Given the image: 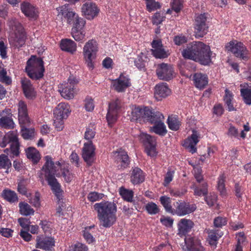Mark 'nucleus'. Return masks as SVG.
<instances>
[{
	"label": "nucleus",
	"mask_w": 251,
	"mask_h": 251,
	"mask_svg": "<svg viewBox=\"0 0 251 251\" xmlns=\"http://www.w3.org/2000/svg\"><path fill=\"white\" fill-rule=\"evenodd\" d=\"M25 35L24 31L15 32L9 38L10 44L13 47L19 48L25 44Z\"/></svg>",
	"instance_id": "nucleus-18"
},
{
	"label": "nucleus",
	"mask_w": 251,
	"mask_h": 251,
	"mask_svg": "<svg viewBox=\"0 0 251 251\" xmlns=\"http://www.w3.org/2000/svg\"><path fill=\"white\" fill-rule=\"evenodd\" d=\"M85 107L86 110L88 111H91L94 109V104L93 103V100L92 99H86Z\"/></svg>",
	"instance_id": "nucleus-64"
},
{
	"label": "nucleus",
	"mask_w": 251,
	"mask_h": 251,
	"mask_svg": "<svg viewBox=\"0 0 251 251\" xmlns=\"http://www.w3.org/2000/svg\"><path fill=\"white\" fill-rule=\"evenodd\" d=\"M130 180L133 184H138L143 182L145 180L143 171L138 167L133 169L131 174Z\"/></svg>",
	"instance_id": "nucleus-28"
},
{
	"label": "nucleus",
	"mask_w": 251,
	"mask_h": 251,
	"mask_svg": "<svg viewBox=\"0 0 251 251\" xmlns=\"http://www.w3.org/2000/svg\"><path fill=\"white\" fill-rule=\"evenodd\" d=\"M140 140L145 145L147 154L151 157L155 156L157 154L155 138L146 133H142L140 135Z\"/></svg>",
	"instance_id": "nucleus-9"
},
{
	"label": "nucleus",
	"mask_w": 251,
	"mask_h": 251,
	"mask_svg": "<svg viewBox=\"0 0 251 251\" xmlns=\"http://www.w3.org/2000/svg\"><path fill=\"white\" fill-rule=\"evenodd\" d=\"M221 233L218 230H212L208 232V241L211 246H216L218 239L222 236Z\"/></svg>",
	"instance_id": "nucleus-36"
},
{
	"label": "nucleus",
	"mask_w": 251,
	"mask_h": 251,
	"mask_svg": "<svg viewBox=\"0 0 251 251\" xmlns=\"http://www.w3.org/2000/svg\"><path fill=\"white\" fill-rule=\"evenodd\" d=\"M25 70L29 77L32 79L42 78L45 71L43 60L35 56H31L26 62Z\"/></svg>",
	"instance_id": "nucleus-4"
},
{
	"label": "nucleus",
	"mask_w": 251,
	"mask_h": 251,
	"mask_svg": "<svg viewBox=\"0 0 251 251\" xmlns=\"http://www.w3.org/2000/svg\"><path fill=\"white\" fill-rule=\"evenodd\" d=\"M21 9L25 16L29 19L36 20L38 17L37 9L28 2H23L21 5Z\"/></svg>",
	"instance_id": "nucleus-19"
},
{
	"label": "nucleus",
	"mask_w": 251,
	"mask_h": 251,
	"mask_svg": "<svg viewBox=\"0 0 251 251\" xmlns=\"http://www.w3.org/2000/svg\"><path fill=\"white\" fill-rule=\"evenodd\" d=\"M216 200L217 196L214 194H210V195L205 197V201L207 204L210 206H212L214 204L215 202L216 201Z\"/></svg>",
	"instance_id": "nucleus-60"
},
{
	"label": "nucleus",
	"mask_w": 251,
	"mask_h": 251,
	"mask_svg": "<svg viewBox=\"0 0 251 251\" xmlns=\"http://www.w3.org/2000/svg\"><path fill=\"white\" fill-rule=\"evenodd\" d=\"M22 128L21 130L22 135L25 139H30L34 136V129L33 128H27L25 126L28 125H21Z\"/></svg>",
	"instance_id": "nucleus-40"
},
{
	"label": "nucleus",
	"mask_w": 251,
	"mask_h": 251,
	"mask_svg": "<svg viewBox=\"0 0 251 251\" xmlns=\"http://www.w3.org/2000/svg\"><path fill=\"white\" fill-rule=\"evenodd\" d=\"M85 24V21H80L79 23H77V25L73 26L71 34L75 41H80L84 39L85 31L84 27Z\"/></svg>",
	"instance_id": "nucleus-16"
},
{
	"label": "nucleus",
	"mask_w": 251,
	"mask_h": 251,
	"mask_svg": "<svg viewBox=\"0 0 251 251\" xmlns=\"http://www.w3.org/2000/svg\"><path fill=\"white\" fill-rule=\"evenodd\" d=\"M0 81L7 85L12 83L11 78L7 75V72L4 68H2L0 71Z\"/></svg>",
	"instance_id": "nucleus-49"
},
{
	"label": "nucleus",
	"mask_w": 251,
	"mask_h": 251,
	"mask_svg": "<svg viewBox=\"0 0 251 251\" xmlns=\"http://www.w3.org/2000/svg\"><path fill=\"white\" fill-rule=\"evenodd\" d=\"M160 201L166 211L168 212L173 213V209L171 205L170 198L166 196H162L160 198Z\"/></svg>",
	"instance_id": "nucleus-44"
},
{
	"label": "nucleus",
	"mask_w": 251,
	"mask_h": 251,
	"mask_svg": "<svg viewBox=\"0 0 251 251\" xmlns=\"http://www.w3.org/2000/svg\"><path fill=\"white\" fill-rule=\"evenodd\" d=\"M27 157L34 163H37L40 159L39 152L34 147H28L25 150Z\"/></svg>",
	"instance_id": "nucleus-33"
},
{
	"label": "nucleus",
	"mask_w": 251,
	"mask_h": 251,
	"mask_svg": "<svg viewBox=\"0 0 251 251\" xmlns=\"http://www.w3.org/2000/svg\"><path fill=\"white\" fill-rule=\"evenodd\" d=\"M199 136L197 131L193 130L190 138H188V141L186 143L188 144L187 148L192 153H194L197 151L196 145L199 142Z\"/></svg>",
	"instance_id": "nucleus-32"
},
{
	"label": "nucleus",
	"mask_w": 251,
	"mask_h": 251,
	"mask_svg": "<svg viewBox=\"0 0 251 251\" xmlns=\"http://www.w3.org/2000/svg\"><path fill=\"white\" fill-rule=\"evenodd\" d=\"M120 194L122 198L128 202H131L133 197V192L132 190H128L123 187H121Z\"/></svg>",
	"instance_id": "nucleus-43"
},
{
	"label": "nucleus",
	"mask_w": 251,
	"mask_h": 251,
	"mask_svg": "<svg viewBox=\"0 0 251 251\" xmlns=\"http://www.w3.org/2000/svg\"><path fill=\"white\" fill-rule=\"evenodd\" d=\"M58 12V17H63L67 23L70 25H75L80 21H85L75 14V11L69 7V4H65L57 8Z\"/></svg>",
	"instance_id": "nucleus-6"
},
{
	"label": "nucleus",
	"mask_w": 251,
	"mask_h": 251,
	"mask_svg": "<svg viewBox=\"0 0 251 251\" xmlns=\"http://www.w3.org/2000/svg\"><path fill=\"white\" fill-rule=\"evenodd\" d=\"M154 97L157 100H161L171 94V90L166 83L157 84L154 88Z\"/></svg>",
	"instance_id": "nucleus-17"
},
{
	"label": "nucleus",
	"mask_w": 251,
	"mask_h": 251,
	"mask_svg": "<svg viewBox=\"0 0 251 251\" xmlns=\"http://www.w3.org/2000/svg\"><path fill=\"white\" fill-rule=\"evenodd\" d=\"M18 117L21 125H29L30 121L27 114L26 105L22 100L18 103Z\"/></svg>",
	"instance_id": "nucleus-20"
},
{
	"label": "nucleus",
	"mask_w": 251,
	"mask_h": 251,
	"mask_svg": "<svg viewBox=\"0 0 251 251\" xmlns=\"http://www.w3.org/2000/svg\"><path fill=\"white\" fill-rule=\"evenodd\" d=\"M95 149L92 141L84 144L82 151V157L89 166H91L94 161Z\"/></svg>",
	"instance_id": "nucleus-13"
},
{
	"label": "nucleus",
	"mask_w": 251,
	"mask_h": 251,
	"mask_svg": "<svg viewBox=\"0 0 251 251\" xmlns=\"http://www.w3.org/2000/svg\"><path fill=\"white\" fill-rule=\"evenodd\" d=\"M115 154L117 153L118 158L121 160V164L118 166L119 169H124L126 168L129 164V157L126 151L120 149L113 152Z\"/></svg>",
	"instance_id": "nucleus-31"
},
{
	"label": "nucleus",
	"mask_w": 251,
	"mask_h": 251,
	"mask_svg": "<svg viewBox=\"0 0 251 251\" xmlns=\"http://www.w3.org/2000/svg\"><path fill=\"white\" fill-rule=\"evenodd\" d=\"M94 226L86 227L84 230H83L82 231L84 238L89 244L92 243L95 241V238L93 237L92 234L90 231L91 229Z\"/></svg>",
	"instance_id": "nucleus-42"
},
{
	"label": "nucleus",
	"mask_w": 251,
	"mask_h": 251,
	"mask_svg": "<svg viewBox=\"0 0 251 251\" xmlns=\"http://www.w3.org/2000/svg\"><path fill=\"white\" fill-rule=\"evenodd\" d=\"M143 109L139 107H135L133 108L131 112V121H137L143 118Z\"/></svg>",
	"instance_id": "nucleus-41"
},
{
	"label": "nucleus",
	"mask_w": 251,
	"mask_h": 251,
	"mask_svg": "<svg viewBox=\"0 0 251 251\" xmlns=\"http://www.w3.org/2000/svg\"><path fill=\"white\" fill-rule=\"evenodd\" d=\"M94 208L97 212V217L101 226L110 227L116 222L117 206L113 202L104 201L96 203Z\"/></svg>",
	"instance_id": "nucleus-3"
},
{
	"label": "nucleus",
	"mask_w": 251,
	"mask_h": 251,
	"mask_svg": "<svg viewBox=\"0 0 251 251\" xmlns=\"http://www.w3.org/2000/svg\"><path fill=\"white\" fill-rule=\"evenodd\" d=\"M167 123L169 128L174 131L178 130L181 125L180 122L175 117L169 116Z\"/></svg>",
	"instance_id": "nucleus-39"
},
{
	"label": "nucleus",
	"mask_w": 251,
	"mask_h": 251,
	"mask_svg": "<svg viewBox=\"0 0 251 251\" xmlns=\"http://www.w3.org/2000/svg\"><path fill=\"white\" fill-rule=\"evenodd\" d=\"M226 48L228 51L232 52L236 57L244 60L247 59L246 48L241 42L230 41L226 45Z\"/></svg>",
	"instance_id": "nucleus-10"
},
{
	"label": "nucleus",
	"mask_w": 251,
	"mask_h": 251,
	"mask_svg": "<svg viewBox=\"0 0 251 251\" xmlns=\"http://www.w3.org/2000/svg\"><path fill=\"white\" fill-rule=\"evenodd\" d=\"M129 79L122 75L117 79L112 80V85L114 89L118 92H123L129 86Z\"/></svg>",
	"instance_id": "nucleus-21"
},
{
	"label": "nucleus",
	"mask_w": 251,
	"mask_h": 251,
	"mask_svg": "<svg viewBox=\"0 0 251 251\" xmlns=\"http://www.w3.org/2000/svg\"><path fill=\"white\" fill-rule=\"evenodd\" d=\"M22 86L24 94L26 98L32 99L35 97L34 89L30 81L27 78H24L21 81Z\"/></svg>",
	"instance_id": "nucleus-26"
},
{
	"label": "nucleus",
	"mask_w": 251,
	"mask_h": 251,
	"mask_svg": "<svg viewBox=\"0 0 251 251\" xmlns=\"http://www.w3.org/2000/svg\"><path fill=\"white\" fill-rule=\"evenodd\" d=\"M1 197L10 202H14L18 200L16 193L10 189L3 190L1 193Z\"/></svg>",
	"instance_id": "nucleus-34"
},
{
	"label": "nucleus",
	"mask_w": 251,
	"mask_h": 251,
	"mask_svg": "<svg viewBox=\"0 0 251 251\" xmlns=\"http://www.w3.org/2000/svg\"><path fill=\"white\" fill-rule=\"evenodd\" d=\"M211 54L210 47L201 42H195L189 44L182 51L184 58L199 62L204 65L211 63Z\"/></svg>",
	"instance_id": "nucleus-2"
},
{
	"label": "nucleus",
	"mask_w": 251,
	"mask_h": 251,
	"mask_svg": "<svg viewBox=\"0 0 251 251\" xmlns=\"http://www.w3.org/2000/svg\"><path fill=\"white\" fill-rule=\"evenodd\" d=\"M163 115L158 111H154L151 119H148V121L151 124H156L162 121L164 119Z\"/></svg>",
	"instance_id": "nucleus-48"
},
{
	"label": "nucleus",
	"mask_w": 251,
	"mask_h": 251,
	"mask_svg": "<svg viewBox=\"0 0 251 251\" xmlns=\"http://www.w3.org/2000/svg\"><path fill=\"white\" fill-rule=\"evenodd\" d=\"M18 191L22 195H25L27 193V189L24 180L21 181L18 185Z\"/></svg>",
	"instance_id": "nucleus-63"
},
{
	"label": "nucleus",
	"mask_w": 251,
	"mask_h": 251,
	"mask_svg": "<svg viewBox=\"0 0 251 251\" xmlns=\"http://www.w3.org/2000/svg\"><path fill=\"white\" fill-rule=\"evenodd\" d=\"M171 3L172 9L176 13L180 12L183 7L182 1L181 0H172Z\"/></svg>",
	"instance_id": "nucleus-57"
},
{
	"label": "nucleus",
	"mask_w": 251,
	"mask_h": 251,
	"mask_svg": "<svg viewBox=\"0 0 251 251\" xmlns=\"http://www.w3.org/2000/svg\"><path fill=\"white\" fill-rule=\"evenodd\" d=\"M152 54L156 57L158 58H164L168 56L166 52L163 48L151 50Z\"/></svg>",
	"instance_id": "nucleus-53"
},
{
	"label": "nucleus",
	"mask_w": 251,
	"mask_h": 251,
	"mask_svg": "<svg viewBox=\"0 0 251 251\" xmlns=\"http://www.w3.org/2000/svg\"><path fill=\"white\" fill-rule=\"evenodd\" d=\"M0 126L12 129L14 127V123L11 117L2 116L1 114L0 113Z\"/></svg>",
	"instance_id": "nucleus-35"
},
{
	"label": "nucleus",
	"mask_w": 251,
	"mask_h": 251,
	"mask_svg": "<svg viewBox=\"0 0 251 251\" xmlns=\"http://www.w3.org/2000/svg\"><path fill=\"white\" fill-rule=\"evenodd\" d=\"M2 142L0 144L2 147H5L7 143L10 144L9 148L4 150V152L10 158L17 157L20 155V143L17 135L14 132L4 136Z\"/></svg>",
	"instance_id": "nucleus-5"
},
{
	"label": "nucleus",
	"mask_w": 251,
	"mask_h": 251,
	"mask_svg": "<svg viewBox=\"0 0 251 251\" xmlns=\"http://www.w3.org/2000/svg\"><path fill=\"white\" fill-rule=\"evenodd\" d=\"M18 222L20 225L27 231L29 230L30 224L31 222L29 219L25 218H20L18 219Z\"/></svg>",
	"instance_id": "nucleus-56"
},
{
	"label": "nucleus",
	"mask_w": 251,
	"mask_h": 251,
	"mask_svg": "<svg viewBox=\"0 0 251 251\" xmlns=\"http://www.w3.org/2000/svg\"><path fill=\"white\" fill-rule=\"evenodd\" d=\"M146 1L147 9L150 12L159 8V3L155 2L154 0H145Z\"/></svg>",
	"instance_id": "nucleus-51"
},
{
	"label": "nucleus",
	"mask_w": 251,
	"mask_h": 251,
	"mask_svg": "<svg viewBox=\"0 0 251 251\" xmlns=\"http://www.w3.org/2000/svg\"><path fill=\"white\" fill-rule=\"evenodd\" d=\"M151 130L160 135H163L167 132L165 125L162 121L155 124L154 126L151 129Z\"/></svg>",
	"instance_id": "nucleus-37"
},
{
	"label": "nucleus",
	"mask_w": 251,
	"mask_h": 251,
	"mask_svg": "<svg viewBox=\"0 0 251 251\" xmlns=\"http://www.w3.org/2000/svg\"><path fill=\"white\" fill-rule=\"evenodd\" d=\"M20 212L21 214L25 216L33 215L34 210L27 203L21 202L19 203Z\"/></svg>",
	"instance_id": "nucleus-38"
},
{
	"label": "nucleus",
	"mask_w": 251,
	"mask_h": 251,
	"mask_svg": "<svg viewBox=\"0 0 251 251\" xmlns=\"http://www.w3.org/2000/svg\"><path fill=\"white\" fill-rule=\"evenodd\" d=\"M225 178L226 177L224 175H221L219 177L218 182V189L222 195H224L226 192L225 185Z\"/></svg>",
	"instance_id": "nucleus-54"
},
{
	"label": "nucleus",
	"mask_w": 251,
	"mask_h": 251,
	"mask_svg": "<svg viewBox=\"0 0 251 251\" xmlns=\"http://www.w3.org/2000/svg\"><path fill=\"white\" fill-rule=\"evenodd\" d=\"M207 14H201L196 16L194 24L195 33L196 37H203L208 31L207 25Z\"/></svg>",
	"instance_id": "nucleus-8"
},
{
	"label": "nucleus",
	"mask_w": 251,
	"mask_h": 251,
	"mask_svg": "<svg viewBox=\"0 0 251 251\" xmlns=\"http://www.w3.org/2000/svg\"><path fill=\"white\" fill-rule=\"evenodd\" d=\"M164 17L161 15L160 13L156 12L152 17V22L153 25H158L164 20Z\"/></svg>",
	"instance_id": "nucleus-61"
},
{
	"label": "nucleus",
	"mask_w": 251,
	"mask_h": 251,
	"mask_svg": "<svg viewBox=\"0 0 251 251\" xmlns=\"http://www.w3.org/2000/svg\"><path fill=\"white\" fill-rule=\"evenodd\" d=\"M8 24L9 26L15 32L23 31L22 25L15 18H12L9 20Z\"/></svg>",
	"instance_id": "nucleus-45"
},
{
	"label": "nucleus",
	"mask_w": 251,
	"mask_h": 251,
	"mask_svg": "<svg viewBox=\"0 0 251 251\" xmlns=\"http://www.w3.org/2000/svg\"><path fill=\"white\" fill-rule=\"evenodd\" d=\"M194 225V223L190 220L181 219L178 224V233L180 236H185L190 232Z\"/></svg>",
	"instance_id": "nucleus-23"
},
{
	"label": "nucleus",
	"mask_w": 251,
	"mask_h": 251,
	"mask_svg": "<svg viewBox=\"0 0 251 251\" xmlns=\"http://www.w3.org/2000/svg\"><path fill=\"white\" fill-rule=\"evenodd\" d=\"M30 202L35 207L40 206V194L38 192H36L34 198L30 199Z\"/></svg>",
	"instance_id": "nucleus-62"
},
{
	"label": "nucleus",
	"mask_w": 251,
	"mask_h": 251,
	"mask_svg": "<svg viewBox=\"0 0 251 251\" xmlns=\"http://www.w3.org/2000/svg\"><path fill=\"white\" fill-rule=\"evenodd\" d=\"M196 87L200 89L204 88L208 84L206 75L201 73H196L193 76Z\"/></svg>",
	"instance_id": "nucleus-29"
},
{
	"label": "nucleus",
	"mask_w": 251,
	"mask_h": 251,
	"mask_svg": "<svg viewBox=\"0 0 251 251\" xmlns=\"http://www.w3.org/2000/svg\"><path fill=\"white\" fill-rule=\"evenodd\" d=\"M146 209L149 214L151 215L156 214L159 212L157 205L152 202H149L146 204Z\"/></svg>",
	"instance_id": "nucleus-50"
},
{
	"label": "nucleus",
	"mask_w": 251,
	"mask_h": 251,
	"mask_svg": "<svg viewBox=\"0 0 251 251\" xmlns=\"http://www.w3.org/2000/svg\"><path fill=\"white\" fill-rule=\"evenodd\" d=\"M81 12L87 19L91 20L97 16L99 9L96 3L87 1L82 6Z\"/></svg>",
	"instance_id": "nucleus-14"
},
{
	"label": "nucleus",
	"mask_w": 251,
	"mask_h": 251,
	"mask_svg": "<svg viewBox=\"0 0 251 251\" xmlns=\"http://www.w3.org/2000/svg\"><path fill=\"white\" fill-rule=\"evenodd\" d=\"M75 90L73 86H69L68 83H64L59 85L58 91L64 99L71 100L74 97Z\"/></svg>",
	"instance_id": "nucleus-24"
},
{
	"label": "nucleus",
	"mask_w": 251,
	"mask_h": 251,
	"mask_svg": "<svg viewBox=\"0 0 251 251\" xmlns=\"http://www.w3.org/2000/svg\"><path fill=\"white\" fill-rule=\"evenodd\" d=\"M184 240L188 251H204V248L201 246L199 240L193 237H185Z\"/></svg>",
	"instance_id": "nucleus-25"
},
{
	"label": "nucleus",
	"mask_w": 251,
	"mask_h": 251,
	"mask_svg": "<svg viewBox=\"0 0 251 251\" xmlns=\"http://www.w3.org/2000/svg\"><path fill=\"white\" fill-rule=\"evenodd\" d=\"M156 73L159 79L165 81H169L174 76V71L172 66L165 63L157 65Z\"/></svg>",
	"instance_id": "nucleus-11"
},
{
	"label": "nucleus",
	"mask_w": 251,
	"mask_h": 251,
	"mask_svg": "<svg viewBox=\"0 0 251 251\" xmlns=\"http://www.w3.org/2000/svg\"><path fill=\"white\" fill-rule=\"evenodd\" d=\"M227 221L226 218L218 217L214 219V226L217 227H221L226 224Z\"/></svg>",
	"instance_id": "nucleus-59"
},
{
	"label": "nucleus",
	"mask_w": 251,
	"mask_h": 251,
	"mask_svg": "<svg viewBox=\"0 0 251 251\" xmlns=\"http://www.w3.org/2000/svg\"><path fill=\"white\" fill-rule=\"evenodd\" d=\"M241 94L245 103L249 105L251 104V89H241Z\"/></svg>",
	"instance_id": "nucleus-46"
},
{
	"label": "nucleus",
	"mask_w": 251,
	"mask_h": 251,
	"mask_svg": "<svg viewBox=\"0 0 251 251\" xmlns=\"http://www.w3.org/2000/svg\"><path fill=\"white\" fill-rule=\"evenodd\" d=\"M62 50L73 53L76 50V44L72 40L68 39H62L60 44Z\"/></svg>",
	"instance_id": "nucleus-30"
},
{
	"label": "nucleus",
	"mask_w": 251,
	"mask_h": 251,
	"mask_svg": "<svg viewBox=\"0 0 251 251\" xmlns=\"http://www.w3.org/2000/svg\"><path fill=\"white\" fill-rule=\"evenodd\" d=\"M54 126H55V128L58 131H60L62 130L64 126V122L63 119L62 118L59 117H54Z\"/></svg>",
	"instance_id": "nucleus-58"
},
{
	"label": "nucleus",
	"mask_w": 251,
	"mask_h": 251,
	"mask_svg": "<svg viewBox=\"0 0 251 251\" xmlns=\"http://www.w3.org/2000/svg\"><path fill=\"white\" fill-rule=\"evenodd\" d=\"M69 111V106L65 103H60L54 110V117L66 119L68 117Z\"/></svg>",
	"instance_id": "nucleus-27"
},
{
	"label": "nucleus",
	"mask_w": 251,
	"mask_h": 251,
	"mask_svg": "<svg viewBox=\"0 0 251 251\" xmlns=\"http://www.w3.org/2000/svg\"><path fill=\"white\" fill-rule=\"evenodd\" d=\"M46 162L42 168L41 172H40L39 176L41 179V182L42 184L44 183V180L43 176V172L44 173L45 177L48 181V184L50 186L51 189L55 194L57 200L60 201L59 205L56 209V213L59 215H62V208L63 207L62 194L63 191L61 189V186L55 178V176L59 177L60 176L59 173L57 172L61 170V166L59 162H56L54 164L51 157L46 156L45 157Z\"/></svg>",
	"instance_id": "nucleus-1"
},
{
	"label": "nucleus",
	"mask_w": 251,
	"mask_h": 251,
	"mask_svg": "<svg viewBox=\"0 0 251 251\" xmlns=\"http://www.w3.org/2000/svg\"><path fill=\"white\" fill-rule=\"evenodd\" d=\"M36 241V247L45 251L50 250L54 246V239L50 237L37 236Z\"/></svg>",
	"instance_id": "nucleus-15"
},
{
	"label": "nucleus",
	"mask_w": 251,
	"mask_h": 251,
	"mask_svg": "<svg viewBox=\"0 0 251 251\" xmlns=\"http://www.w3.org/2000/svg\"><path fill=\"white\" fill-rule=\"evenodd\" d=\"M202 188L199 189L196 187L194 189V195L196 196H201V195L205 196L208 193L207 183H204L201 185Z\"/></svg>",
	"instance_id": "nucleus-52"
},
{
	"label": "nucleus",
	"mask_w": 251,
	"mask_h": 251,
	"mask_svg": "<svg viewBox=\"0 0 251 251\" xmlns=\"http://www.w3.org/2000/svg\"><path fill=\"white\" fill-rule=\"evenodd\" d=\"M97 51L98 45L94 40L87 42L83 48L84 57L87 66L90 69L94 68L93 62L96 58Z\"/></svg>",
	"instance_id": "nucleus-7"
},
{
	"label": "nucleus",
	"mask_w": 251,
	"mask_h": 251,
	"mask_svg": "<svg viewBox=\"0 0 251 251\" xmlns=\"http://www.w3.org/2000/svg\"><path fill=\"white\" fill-rule=\"evenodd\" d=\"M103 197V194L98 193L96 192L90 193L87 197L88 199L92 202H94L101 199Z\"/></svg>",
	"instance_id": "nucleus-55"
},
{
	"label": "nucleus",
	"mask_w": 251,
	"mask_h": 251,
	"mask_svg": "<svg viewBox=\"0 0 251 251\" xmlns=\"http://www.w3.org/2000/svg\"><path fill=\"white\" fill-rule=\"evenodd\" d=\"M121 107V101L118 99L109 103L106 119L109 126H112L116 121L118 110Z\"/></svg>",
	"instance_id": "nucleus-12"
},
{
	"label": "nucleus",
	"mask_w": 251,
	"mask_h": 251,
	"mask_svg": "<svg viewBox=\"0 0 251 251\" xmlns=\"http://www.w3.org/2000/svg\"><path fill=\"white\" fill-rule=\"evenodd\" d=\"M176 207L175 213L179 216L185 215L194 212L196 208L194 205H190L185 202H176Z\"/></svg>",
	"instance_id": "nucleus-22"
},
{
	"label": "nucleus",
	"mask_w": 251,
	"mask_h": 251,
	"mask_svg": "<svg viewBox=\"0 0 251 251\" xmlns=\"http://www.w3.org/2000/svg\"><path fill=\"white\" fill-rule=\"evenodd\" d=\"M11 167V162L8 158V156L5 154L0 155V168H9Z\"/></svg>",
	"instance_id": "nucleus-47"
}]
</instances>
